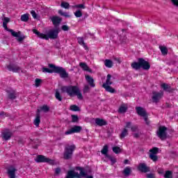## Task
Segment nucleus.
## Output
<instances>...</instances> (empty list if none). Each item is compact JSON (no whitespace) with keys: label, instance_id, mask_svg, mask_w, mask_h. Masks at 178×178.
Returning a JSON list of instances; mask_svg holds the SVG:
<instances>
[{"label":"nucleus","instance_id":"obj_1","mask_svg":"<svg viewBox=\"0 0 178 178\" xmlns=\"http://www.w3.org/2000/svg\"><path fill=\"white\" fill-rule=\"evenodd\" d=\"M49 67H42V72L43 73H57V74L60 75V77L61 79H67L69 77V73L66 72V70L63 68V67L56 66L54 64H49Z\"/></svg>","mask_w":178,"mask_h":178},{"label":"nucleus","instance_id":"obj_2","mask_svg":"<svg viewBox=\"0 0 178 178\" xmlns=\"http://www.w3.org/2000/svg\"><path fill=\"white\" fill-rule=\"evenodd\" d=\"M62 92H66L69 97H77L78 99H83V95L80 88L76 86H67L61 87Z\"/></svg>","mask_w":178,"mask_h":178},{"label":"nucleus","instance_id":"obj_3","mask_svg":"<svg viewBox=\"0 0 178 178\" xmlns=\"http://www.w3.org/2000/svg\"><path fill=\"white\" fill-rule=\"evenodd\" d=\"M132 69L135 70H140V68H143V70H149L151 68V65L148 61H145L144 58H138V62H134L131 64Z\"/></svg>","mask_w":178,"mask_h":178},{"label":"nucleus","instance_id":"obj_4","mask_svg":"<svg viewBox=\"0 0 178 178\" xmlns=\"http://www.w3.org/2000/svg\"><path fill=\"white\" fill-rule=\"evenodd\" d=\"M76 149V145H67L64 149L63 158L66 161L72 159L73 156V152Z\"/></svg>","mask_w":178,"mask_h":178},{"label":"nucleus","instance_id":"obj_5","mask_svg":"<svg viewBox=\"0 0 178 178\" xmlns=\"http://www.w3.org/2000/svg\"><path fill=\"white\" fill-rule=\"evenodd\" d=\"M76 170H79L80 172L79 173L73 170H71L68 171L70 172V176H74L76 178L86 177L87 176V173L83 168L76 167Z\"/></svg>","mask_w":178,"mask_h":178},{"label":"nucleus","instance_id":"obj_6","mask_svg":"<svg viewBox=\"0 0 178 178\" xmlns=\"http://www.w3.org/2000/svg\"><path fill=\"white\" fill-rule=\"evenodd\" d=\"M136 113L143 118L146 124H149V121L148 120V115L147 114V111L141 106H136Z\"/></svg>","mask_w":178,"mask_h":178},{"label":"nucleus","instance_id":"obj_7","mask_svg":"<svg viewBox=\"0 0 178 178\" xmlns=\"http://www.w3.org/2000/svg\"><path fill=\"white\" fill-rule=\"evenodd\" d=\"M35 161L37 163H49V165H55V161L47 158L44 155H38Z\"/></svg>","mask_w":178,"mask_h":178},{"label":"nucleus","instance_id":"obj_8","mask_svg":"<svg viewBox=\"0 0 178 178\" xmlns=\"http://www.w3.org/2000/svg\"><path fill=\"white\" fill-rule=\"evenodd\" d=\"M58 34H59L58 29H53V30L49 31L47 35L44 34V40H49V38L51 40H56V38H58Z\"/></svg>","mask_w":178,"mask_h":178},{"label":"nucleus","instance_id":"obj_9","mask_svg":"<svg viewBox=\"0 0 178 178\" xmlns=\"http://www.w3.org/2000/svg\"><path fill=\"white\" fill-rule=\"evenodd\" d=\"M7 69L9 72H13V73H25V71L16 64H9L7 65Z\"/></svg>","mask_w":178,"mask_h":178},{"label":"nucleus","instance_id":"obj_10","mask_svg":"<svg viewBox=\"0 0 178 178\" xmlns=\"http://www.w3.org/2000/svg\"><path fill=\"white\" fill-rule=\"evenodd\" d=\"M163 97V91L160 90L159 92L153 91L152 92V102L155 104H158L161 99H162V97Z\"/></svg>","mask_w":178,"mask_h":178},{"label":"nucleus","instance_id":"obj_11","mask_svg":"<svg viewBox=\"0 0 178 178\" xmlns=\"http://www.w3.org/2000/svg\"><path fill=\"white\" fill-rule=\"evenodd\" d=\"M167 130L168 128L166 127H160L156 133L159 138H160L161 140L166 139V137L168 136V133H166Z\"/></svg>","mask_w":178,"mask_h":178},{"label":"nucleus","instance_id":"obj_12","mask_svg":"<svg viewBox=\"0 0 178 178\" xmlns=\"http://www.w3.org/2000/svg\"><path fill=\"white\" fill-rule=\"evenodd\" d=\"M16 172L17 169L15 165H10L7 168V175L9 178H16Z\"/></svg>","mask_w":178,"mask_h":178},{"label":"nucleus","instance_id":"obj_13","mask_svg":"<svg viewBox=\"0 0 178 178\" xmlns=\"http://www.w3.org/2000/svg\"><path fill=\"white\" fill-rule=\"evenodd\" d=\"M82 130L81 127L80 126H74L72 128L65 131V136H69L70 134H73L74 133H80Z\"/></svg>","mask_w":178,"mask_h":178},{"label":"nucleus","instance_id":"obj_14","mask_svg":"<svg viewBox=\"0 0 178 178\" xmlns=\"http://www.w3.org/2000/svg\"><path fill=\"white\" fill-rule=\"evenodd\" d=\"M13 134H12V132L9 131V129H6L1 133V137L3 140L8 141V140H10V138H12Z\"/></svg>","mask_w":178,"mask_h":178},{"label":"nucleus","instance_id":"obj_15","mask_svg":"<svg viewBox=\"0 0 178 178\" xmlns=\"http://www.w3.org/2000/svg\"><path fill=\"white\" fill-rule=\"evenodd\" d=\"M138 170L142 172V173H147L149 172V168H148L145 163H140L138 166Z\"/></svg>","mask_w":178,"mask_h":178},{"label":"nucleus","instance_id":"obj_16","mask_svg":"<svg viewBox=\"0 0 178 178\" xmlns=\"http://www.w3.org/2000/svg\"><path fill=\"white\" fill-rule=\"evenodd\" d=\"M13 37H16V40L17 41H18V42H22L24 40H26V36L24 35H22V32L18 31V32H15V35H12Z\"/></svg>","mask_w":178,"mask_h":178},{"label":"nucleus","instance_id":"obj_17","mask_svg":"<svg viewBox=\"0 0 178 178\" xmlns=\"http://www.w3.org/2000/svg\"><path fill=\"white\" fill-rule=\"evenodd\" d=\"M85 79L90 87L92 88L95 87V83H94V78L90 76V75H86Z\"/></svg>","mask_w":178,"mask_h":178},{"label":"nucleus","instance_id":"obj_18","mask_svg":"<svg viewBox=\"0 0 178 178\" xmlns=\"http://www.w3.org/2000/svg\"><path fill=\"white\" fill-rule=\"evenodd\" d=\"M35 126L38 127L40 126V123H41V117L40 115V110H38V113H36V117L33 122Z\"/></svg>","mask_w":178,"mask_h":178},{"label":"nucleus","instance_id":"obj_19","mask_svg":"<svg viewBox=\"0 0 178 178\" xmlns=\"http://www.w3.org/2000/svg\"><path fill=\"white\" fill-rule=\"evenodd\" d=\"M51 22L54 26H59V24H60V22H62V18L54 16L51 17Z\"/></svg>","mask_w":178,"mask_h":178},{"label":"nucleus","instance_id":"obj_20","mask_svg":"<svg viewBox=\"0 0 178 178\" xmlns=\"http://www.w3.org/2000/svg\"><path fill=\"white\" fill-rule=\"evenodd\" d=\"M9 99H16V91L14 90H10L6 91Z\"/></svg>","mask_w":178,"mask_h":178},{"label":"nucleus","instance_id":"obj_21","mask_svg":"<svg viewBox=\"0 0 178 178\" xmlns=\"http://www.w3.org/2000/svg\"><path fill=\"white\" fill-rule=\"evenodd\" d=\"M113 79H115V78L113 77L112 75L108 74L106 80V83H103V85H105V86H112V84H113V82L112 81V80H113Z\"/></svg>","mask_w":178,"mask_h":178},{"label":"nucleus","instance_id":"obj_22","mask_svg":"<svg viewBox=\"0 0 178 178\" xmlns=\"http://www.w3.org/2000/svg\"><path fill=\"white\" fill-rule=\"evenodd\" d=\"M95 123L96 124H97V126H100V127L106 126L108 124V123L105 121V120L101 119V118H96Z\"/></svg>","mask_w":178,"mask_h":178},{"label":"nucleus","instance_id":"obj_23","mask_svg":"<svg viewBox=\"0 0 178 178\" xmlns=\"http://www.w3.org/2000/svg\"><path fill=\"white\" fill-rule=\"evenodd\" d=\"M127 109H129L127 104H122L118 109V113H126Z\"/></svg>","mask_w":178,"mask_h":178},{"label":"nucleus","instance_id":"obj_24","mask_svg":"<svg viewBox=\"0 0 178 178\" xmlns=\"http://www.w3.org/2000/svg\"><path fill=\"white\" fill-rule=\"evenodd\" d=\"M79 66L80 67L82 68V70H84V72H89V73H91V72H92L91 69H90L88 65H87V63H80Z\"/></svg>","mask_w":178,"mask_h":178},{"label":"nucleus","instance_id":"obj_25","mask_svg":"<svg viewBox=\"0 0 178 178\" xmlns=\"http://www.w3.org/2000/svg\"><path fill=\"white\" fill-rule=\"evenodd\" d=\"M102 87L108 92H111V94H114V92H116V90H115V88L111 87V85H102Z\"/></svg>","mask_w":178,"mask_h":178},{"label":"nucleus","instance_id":"obj_26","mask_svg":"<svg viewBox=\"0 0 178 178\" xmlns=\"http://www.w3.org/2000/svg\"><path fill=\"white\" fill-rule=\"evenodd\" d=\"M77 41H78V43L79 45H82V47H83L84 49H86V50L88 49V47L84 42V38H83L81 37H79V38H77Z\"/></svg>","mask_w":178,"mask_h":178},{"label":"nucleus","instance_id":"obj_27","mask_svg":"<svg viewBox=\"0 0 178 178\" xmlns=\"http://www.w3.org/2000/svg\"><path fill=\"white\" fill-rule=\"evenodd\" d=\"M161 88H163V90L164 91H166V92H172V88L170 87V86L168 83H162L161 85Z\"/></svg>","mask_w":178,"mask_h":178},{"label":"nucleus","instance_id":"obj_28","mask_svg":"<svg viewBox=\"0 0 178 178\" xmlns=\"http://www.w3.org/2000/svg\"><path fill=\"white\" fill-rule=\"evenodd\" d=\"M122 173L126 177H129L131 175V168L126 167L122 171Z\"/></svg>","mask_w":178,"mask_h":178},{"label":"nucleus","instance_id":"obj_29","mask_svg":"<svg viewBox=\"0 0 178 178\" xmlns=\"http://www.w3.org/2000/svg\"><path fill=\"white\" fill-rule=\"evenodd\" d=\"M108 145H105L103 147V149L101 151V153L106 156V158H108L109 156V154H108Z\"/></svg>","mask_w":178,"mask_h":178},{"label":"nucleus","instance_id":"obj_30","mask_svg":"<svg viewBox=\"0 0 178 178\" xmlns=\"http://www.w3.org/2000/svg\"><path fill=\"white\" fill-rule=\"evenodd\" d=\"M3 27L5 29V30L6 31L11 33V35H15V31H13V29H10L8 28V24L3 23Z\"/></svg>","mask_w":178,"mask_h":178},{"label":"nucleus","instance_id":"obj_31","mask_svg":"<svg viewBox=\"0 0 178 178\" xmlns=\"http://www.w3.org/2000/svg\"><path fill=\"white\" fill-rule=\"evenodd\" d=\"M104 65H105L106 67L111 68V67H112V66H113V62L111 60L106 59L104 61Z\"/></svg>","mask_w":178,"mask_h":178},{"label":"nucleus","instance_id":"obj_32","mask_svg":"<svg viewBox=\"0 0 178 178\" xmlns=\"http://www.w3.org/2000/svg\"><path fill=\"white\" fill-rule=\"evenodd\" d=\"M159 49H160V50L161 51L162 55H163L164 56L165 55H168V48H166V47H165V46H160Z\"/></svg>","mask_w":178,"mask_h":178},{"label":"nucleus","instance_id":"obj_33","mask_svg":"<svg viewBox=\"0 0 178 178\" xmlns=\"http://www.w3.org/2000/svg\"><path fill=\"white\" fill-rule=\"evenodd\" d=\"M33 33H34V34H36V35H38V37H39V38H42V40H44V35H45L44 33H41L40 32H39L36 29L33 30Z\"/></svg>","mask_w":178,"mask_h":178},{"label":"nucleus","instance_id":"obj_34","mask_svg":"<svg viewBox=\"0 0 178 178\" xmlns=\"http://www.w3.org/2000/svg\"><path fill=\"white\" fill-rule=\"evenodd\" d=\"M129 135V131H127V129L124 128L122 131L121 132L120 134V138H124V137H126V136Z\"/></svg>","mask_w":178,"mask_h":178},{"label":"nucleus","instance_id":"obj_35","mask_svg":"<svg viewBox=\"0 0 178 178\" xmlns=\"http://www.w3.org/2000/svg\"><path fill=\"white\" fill-rule=\"evenodd\" d=\"M173 172L170 170H168L165 172V175H164V177L165 178H173Z\"/></svg>","mask_w":178,"mask_h":178},{"label":"nucleus","instance_id":"obj_36","mask_svg":"<svg viewBox=\"0 0 178 178\" xmlns=\"http://www.w3.org/2000/svg\"><path fill=\"white\" fill-rule=\"evenodd\" d=\"M61 8H64V9H69L70 8V4L69 3L63 1L60 4Z\"/></svg>","mask_w":178,"mask_h":178},{"label":"nucleus","instance_id":"obj_37","mask_svg":"<svg viewBox=\"0 0 178 178\" xmlns=\"http://www.w3.org/2000/svg\"><path fill=\"white\" fill-rule=\"evenodd\" d=\"M113 152H114V154H120L122 149L118 146H115L113 147Z\"/></svg>","mask_w":178,"mask_h":178},{"label":"nucleus","instance_id":"obj_38","mask_svg":"<svg viewBox=\"0 0 178 178\" xmlns=\"http://www.w3.org/2000/svg\"><path fill=\"white\" fill-rule=\"evenodd\" d=\"M55 97H56V99H58V101H60V102H61L62 99H63L62 98V96L60 95V93L58 90L56 91Z\"/></svg>","mask_w":178,"mask_h":178},{"label":"nucleus","instance_id":"obj_39","mask_svg":"<svg viewBox=\"0 0 178 178\" xmlns=\"http://www.w3.org/2000/svg\"><path fill=\"white\" fill-rule=\"evenodd\" d=\"M70 110L73 112H79V111H80V108L76 105H72L70 106Z\"/></svg>","mask_w":178,"mask_h":178},{"label":"nucleus","instance_id":"obj_40","mask_svg":"<svg viewBox=\"0 0 178 178\" xmlns=\"http://www.w3.org/2000/svg\"><path fill=\"white\" fill-rule=\"evenodd\" d=\"M22 22H29V14H24L21 16Z\"/></svg>","mask_w":178,"mask_h":178},{"label":"nucleus","instance_id":"obj_41","mask_svg":"<svg viewBox=\"0 0 178 178\" xmlns=\"http://www.w3.org/2000/svg\"><path fill=\"white\" fill-rule=\"evenodd\" d=\"M72 8H74L75 9H86V6L84 4H78L72 6Z\"/></svg>","mask_w":178,"mask_h":178},{"label":"nucleus","instance_id":"obj_42","mask_svg":"<svg viewBox=\"0 0 178 178\" xmlns=\"http://www.w3.org/2000/svg\"><path fill=\"white\" fill-rule=\"evenodd\" d=\"M58 13L60 16H64V17H70V15L67 13H64L62 10H59Z\"/></svg>","mask_w":178,"mask_h":178},{"label":"nucleus","instance_id":"obj_43","mask_svg":"<svg viewBox=\"0 0 178 178\" xmlns=\"http://www.w3.org/2000/svg\"><path fill=\"white\" fill-rule=\"evenodd\" d=\"M149 158L150 159H152V161H153V162H156V161H158V156H156V154H150Z\"/></svg>","mask_w":178,"mask_h":178},{"label":"nucleus","instance_id":"obj_44","mask_svg":"<svg viewBox=\"0 0 178 178\" xmlns=\"http://www.w3.org/2000/svg\"><path fill=\"white\" fill-rule=\"evenodd\" d=\"M72 123H77L79 122V116L76 115H72Z\"/></svg>","mask_w":178,"mask_h":178},{"label":"nucleus","instance_id":"obj_45","mask_svg":"<svg viewBox=\"0 0 178 178\" xmlns=\"http://www.w3.org/2000/svg\"><path fill=\"white\" fill-rule=\"evenodd\" d=\"M159 149L158 147H154L149 150L150 154H153V155H156L158 154Z\"/></svg>","mask_w":178,"mask_h":178},{"label":"nucleus","instance_id":"obj_46","mask_svg":"<svg viewBox=\"0 0 178 178\" xmlns=\"http://www.w3.org/2000/svg\"><path fill=\"white\" fill-rule=\"evenodd\" d=\"M107 158L109 159V161H111V165H115V163H116V159L112 157L111 156H108Z\"/></svg>","mask_w":178,"mask_h":178},{"label":"nucleus","instance_id":"obj_47","mask_svg":"<svg viewBox=\"0 0 178 178\" xmlns=\"http://www.w3.org/2000/svg\"><path fill=\"white\" fill-rule=\"evenodd\" d=\"M74 16L76 17H81L83 16V13H81V10H78L74 13Z\"/></svg>","mask_w":178,"mask_h":178},{"label":"nucleus","instance_id":"obj_48","mask_svg":"<svg viewBox=\"0 0 178 178\" xmlns=\"http://www.w3.org/2000/svg\"><path fill=\"white\" fill-rule=\"evenodd\" d=\"M42 81L41 79H36L35 80V87H40V85L41 84Z\"/></svg>","mask_w":178,"mask_h":178},{"label":"nucleus","instance_id":"obj_49","mask_svg":"<svg viewBox=\"0 0 178 178\" xmlns=\"http://www.w3.org/2000/svg\"><path fill=\"white\" fill-rule=\"evenodd\" d=\"M41 111H43V112H48L49 111V107L47 105H44L40 108Z\"/></svg>","mask_w":178,"mask_h":178},{"label":"nucleus","instance_id":"obj_50","mask_svg":"<svg viewBox=\"0 0 178 178\" xmlns=\"http://www.w3.org/2000/svg\"><path fill=\"white\" fill-rule=\"evenodd\" d=\"M89 91H90V86H88V85H86L83 88L84 94L88 92Z\"/></svg>","mask_w":178,"mask_h":178},{"label":"nucleus","instance_id":"obj_51","mask_svg":"<svg viewBox=\"0 0 178 178\" xmlns=\"http://www.w3.org/2000/svg\"><path fill=\"white\" fill-rule=\"evenodd\" d=\"M33 143H36V144L33 145V148H38V145H40V140H38V139H35L33 140Z\"/></svg>","mask_w":178,"mask_h":178},{"label":"nucleus","instance_id":"obj_52","mask_svg":"<svg viewBox=\"0 0 178 178\" xmlns=\"http://www.w3.org/2000/svg\"><path fill=\"white\" fill-rule=\"evenodd\" d=\"M131 130L133 132L136 131L137 130H138V127L137 125H134L131 127Z\"/></svg>","mask_w":178,"mask_h":178},{"label":"nucleus","instance_id":"obj_53","mask_svg":"<svg viewBox=\"0 0 178 178\" xmlns=\"http://www.w3.org/2000/svg\"><path fill=\"white\" fill-rule=\"evenodd\" d=\"M3 20V23H5L6 24H8L9 22H10V19L8 17H4Z\"/></svg>","mask_w":178,"mask_h":178},{"label":"nucleus","instance_id":"obj_54","mask_svg":"<svg viewBox=\"0 0 178 178\" xmlns=\"http://www.w3.org/2000/svg\"><path fill=\"white\" fill-rule=\"evenodd\" d=\"M62 30H63V31H69V26L67 25H63Z\"/></svg>","mask_w":178,"mask_h":178},{"label":"nucleus","instance_id":"obj_55","mask_svg":"<svg viewBox=\"0 0 178 178\" xmlns=\"http://www.w3.org/2000/svg\"><path fill=\"white\" fill-rule=\"evenodd\" d=\"M146 177L147 178H155V175L152 173H149L146 175Z\"/></svg>","mask_w":178,"mask_h":178},{"label":"nucleus","instance_id":"obj_56","mask_svg":"<svg viewBox=\"0 0 178 178\" xmlns=\"http://www.w3.org/2000/svg\"><path fill=\"white\" fill-rule=\"evenodd\" d=\"M31 14L32 15L33 19H37V13H35V11L34 10L31 11Z\"/></svg>","mask_w":178,"mask_h":178},{"label":"nucleus","instance_id":"obj_57","mask_svg":"<svg viewBox=\"0 0 178 178\" xmlns=\"http://www.w3.org/2000/svg\"><path fill=\"white\" fill-rule=\"evenodd\" d=\"M131 122H127V123H126V126H125V127H127V129H131Z\"/></svg>","mask_w":178,"mask_h":178},{"label":"nucleus","instance_id":"obj_58","mask_svg":"<svg viewBox=\"0 0 178 178\" xmlns=\"http://www.w3.org/2000/svg\"><path fill=\"white\" fill-rule=\"evenodd\" d=\"M70 172L68 171L67 173V175H66L65 178H76L75 176H70Z\"/></svg>","mask_w":178,"mask_h":178},{"label":"nucleus","instance_id":"obj_59","mask_svg":"<svg viewBox=\"0 0 178 178\" xmlns=\"http://www.w3.org/2000/svg\"><path fill=\"white\" fill-rule=\"evenodd\" d=\"M173 5L178 7V0H171Z\"/></svg>","mask_w":178,"mask_h":178},{"label":"nucleus","instance_id":"obj_60","mask_svg":"<svg viewBox=\"0 0 178 178\" xmlns=\"http://www.w3.org/2000/svg\"><path fill=\"white\" fill-rule=\"evenodd\" d=\"M55 173H56V175H59V173H60V168H56V170H55Z\"/></svg>","mask_w":178,"mask_h":178},{"label":"nucleus","instance_id":"obj_61","mask_svg":"<svg viewBox=\"0 0 178 178\" xmlns=\"http://www.w3.org/2000/svg\"><path fill=\"white\" fill-rule=\"evenodd\" d=\"M134 137L135 138H138L140 137V135H138V134H134Z\"/></svg>","mask_w":178,"mask_h":178},{"label":"nucleus","instance_id":"obj_62","mask_svg":"<svg viewBox=\"0 0 178 178\" xmlns=\"http://www.w3.org/2000/svg\"><path fill=\"white\" fill-rule=\"evenodd\" d=\"M124 165L129 164V160H128V159H125V160L124 161Z\"/></svg>","mask_w":178,"mask_h":178},{"label":"nucleus","instance_id":"obj_63","mask_svg":"<svg viewBox=\"0 0 178 178\" xmlns=\"http://www.w3.org/2000/svg\"><path fill=\"white\" fill-rule=\"evenodd\" d=\"M3 115H5V112L2 111L0 113V116H3Z\"/></svg>","mask_w":178,"mask_h":178},{"label":"nucleus","instance_id":"obj_64","mask_svg":"<svg viewBox=\"0 0 178 178\" xmlns=\"http://www.w3.org/2000/svg\"><path fill=\"white\" fill-rule=\"evenodd\" d=\"M86 178H92V176H91V175L88 176L87 174H86Z\"/></svg>","mask_w":178,"mask_h":178}]
</instances>
